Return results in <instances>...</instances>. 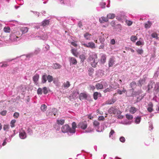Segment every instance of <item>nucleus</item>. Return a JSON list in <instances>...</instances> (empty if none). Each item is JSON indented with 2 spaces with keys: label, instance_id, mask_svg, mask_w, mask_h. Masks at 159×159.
Listing matches in <instances>:
<instances>
[{
  "label": "nucleus",
  "instance_id": "obj_1",
  "mask_svg": "<svg viewBox=\"0 0 159 159\" xmlns=\"http://www.w3.org/2000/svg\"><path fill=\"white\" fill-rule=\"evenodd\" d=\"M89 59L92 66L93 67H95L98 61L97 55L95 53H93L90 55L89 57Z\"/></svg>",
  "mask_w": 159,
  "mask_h": 159
},
{
  "label": "nucleus",
  "instance_id": "obj_2",
  "mask_svg": "<svg viewBox=\"0 0 159 159\" xmlns=\"http://www.w3.org/2000/svg\"><path fill=\"white\" fill-rule=\"evenodd\" d=\"M61 130L63 133H67L68 134L69 133L72 134L70 130V128L67 125L62 126L61 128Z\"/></svg>",
  "mask_w": 159,
  "mask_h": 159
},
{
  "label": "nucleus",
  "instance_id": "obj_3",
  "mask_svg": "<svg viewBox=\"0 0 159 159\" xmlns=\"http://www.w3.org/2000/svg\"><path fill=\"white\" fill-rule=\"evenodd\" d=\"M82 45L85 47L90 48L92 49L95 48H96L95 43L93 42H89L88 43H85L84 42L81 43Z\"/></svg>",
  "mask_w": 159,
  "mask_h": 159
},
{
  "label": "nucleus",
  "instance_id": "obj_4",
  "mask_svg": "<svg viewBox=\"0 0 159 159\" xmlns=\"http://www.w3.org/2000/svg\"><path fill=\"white\" fill-rule=\"evenodd\" d=\"M87 127V122L84 121L80 122L78 125V127L79 128H81L83 129H85Z\"/></svg>",
  "mask_w": 159,
  "mask_h": 159
},
{
  "label": "nucleus",
  "instance_id": "obj_5",
  "mask_svg": "<svg viewBox=\"0 0 159 159\" xmlns=\"http://www.w3.org/2000/svg\"><path fill=\"white\" fill-rule=\"evenodd\" d=\"M10 39L12 42H15L19 40L20 39L16 34H12L10 35Z\"/></svg>",
  "mask_w": 159,
  "mask_h": 159
},
{
  "label": "nucleus",
  "instance_id": "obj_6",
  "mask_svg": "<svg viewBox=\"0 0 159 159\" xmlns=\"http://www.w3.org/2000/svg\"><path fill=\"white\" fill-rule=\"evenodd\" d=\"M57 110L54 108H53L52 109L51 112H47V116H49L50 117H51L50 116H52V115H53L54 116H56L57 113Z\"/></svg>",
  "mask_w": 159,
  "mask_h": 159
},
{
  "label": "nucleus",
  "instance_id": "obj_7",
  "mask_svg": "<svg viewBox=\"0 0 159 159\" xmlns=\"http://www.w3.org/2000/svg\"><path fill=\"white\" fill-rule=\"evenodd\" d=\"M154 84V82L152 80H150L149 82L148 86V89L147 90V92L148 93L150 92V90L152 88Z\"/></svg>",
  "mask_w": 159,
  "mask_h": 159
},
{
  "label": "nucleus",
  "instance_id": "obj_8",
  "mask_svg": "<svg viewBox=\"0 0 159 159\" xmlns=\"http://www.w3.org/2000/svg\"><path fill=\"white\" fill-rule=\"evenodd\" d=\"M93 125L96 129H97V131L99 132V131L98 130V129L100 127V123L97 120H95L93 122Z\"/></svg>",
  "mask_w": 159,
  "mask_h": 159
},
{
  "label": "nucleus",
  "instance_id": "obj_9",
  "mask_svg": "<svg viewBox=\"0 0 159 159\" xmlns=\"http://www.w3.org/2000/svg\"><path fill=\"white\" fill-rule=\"evenodd\" d=\"M115 60L114 58L113 57L111 58L108 61V65L109 67H111L114 64Z\"/></svg>",
  "mask_w": 159,
  "mask_h": 159
},
{
  "label": "nucleus",
  "instance_id": "obj_10",
  "mask_svg": "<svg viewBox=\"0 0 159 159\" xmlns=\"http://www.w3.org/2000/svg\"><path fill=\"white\" fill-rule=\"evenodd\" d=\"M72 128H70V130L72 134H74L75 132V128L77 127L76 124L75 122H73L72 123Z\"/></svg>",
  "mask_w": 159,
  "mask_h": 159
},
{
  "label": "nucleus",
  "instance_id": "obj_11",
  "mask_svg": "<svg viewBox=\"0 0 159 159\" xmlns=\"http://www.w3.org/2000/svg\"><path fill=\"white\" fill-rule=\"evenodd\" d=\"M87 95L85 93H81L79 95V98L80 100L85 99L87 98Z\"/></svg>",
  "mask_w": 159,
  "mask_h": 159
},
{
  "label": "nucleus",
  "instance_id": "obj_12",
  "mask_svg": "<svg viewBox=\"0 0 159 159\" xmlns=\"http://www.w3.org/2000/svg\"><path fill=\"white\" fill-rule=\"evenodd\" d=\"M19 137L22 139H24L26 137V134L25 131H23L20 132L19 133Z\"/></svg>",
  "mask_w": 159,
  "mask_h": 159
},
{
  "label": "nucleus",
  "instance_id": "obj_13",
  "mask_svg": "<svg viewBox=\"0 0 159 159\" xmlns=\"http://www.w3.org/2000/svg\"><path fill=\"white\" fill-rule=\"evenodd\" d=\"M39 39L43 40H47L48 38V36L47 33H44L42 35L38 36Z\"/></svg>",
  "mask_w": 159,
  "mask_h": 159
},
{
  "label": "nucleus",
  "instance_id": "obj_14",
  "mask_svg": "<svg viewBox=\"0 0 159 159\" xmlns=\"http://www.w3.org/2000/svg\"><path fill=\"white\" fill-rule=\"evenodd\" d=\"M84 36L85 39L87 40H90L92 37L91 34L88 32H86L84 34Z\"/></svg>",
  "mask_w": 159,
  "mask_h": 159
},
{
  "label": "nucleus",
  "instance_id": "obj_15",
  "mask_svg": "<svg viewBox=\"0 0 159 159\" xmlns=\"http://www.w3.org/2000/svg\"><path fill=\"white\" fill-rule=\"evenodd\" d=\"M39 78V75L38 74H36L33 77V80L34 83L37 84V82Z\"/></svg>",
  "mask_w": 159,
  "mask_h": 159
},
{
  "label": "nucleus",
  "instance_id": "obj_16",
  "mask_svg": "<svg viewBox=\"0 0 159 159\" xmlns=\"http://www.w3.org/2000/svg\"><path fill=\"white\" fill-rule=\"evenodd\" d=\"M47 75L46 73H44L42 77V83H46L47 80Z\"/></svg>",
  "mask_w": 159,
  "mask_h": 159
},
{
  "label": "nucleus",
  "instance_id": "obj_17",
  "mask_svg": "<svg viewBox=\"0 0 159 159\" xmlns=\"http://www.w3.org/2000/svg\"><path fill=\"white\" fill-rule=\"evenodd\" d=\"M20 30L22 34H24L28 31L29 28L27 27H23L20 28Z\"/></svg>",
  "mask_w": 159,
  "mask_h": 159
},
{
  "label": "nucleus",
  "instance_id": "obj_18",
  "mask_svg": "<svg viewBox=\"0 0 159 159\" xmlns=\"http://www.w3.org/2000/svg\"><path fill=\"white\" fill-rule=\"evenodd\" d=\"M108 21V19L107 17H102L99 18V21L101 23H103L106 22Z\"/></svg>",
  "mask_w": 159,
  "mask_h": 159
},
{
  "label": "nucleus",
  "instance_id": "obj_19",
  "mask_svg": "<svg viewBox=\"0 0 159 159\" xmlns=\"http://www.w3.org/2000/svg\"><path fill=\"white\" fill-rule=\"evenodd\" d=\"M115 98H112L106 102V103L108 104H111L114 103L116 101Z\"/></svg>",
  "mask_w": 159,
  "mask_h": 159
},
{
  "label": "nucleus",
  "instance_id": "obj_20",
  "mask_svg": "<svg viewBox=\"0 0 159 159\" xmlns=\"http://www.w3.org/2000/svg\"><path fill=\"white\" fill-rule=\"evenodd\" d=\"M70 59V63H72V64H76L77 63L76 60L75 58L72 57H70L69 58Z\"/></svg>",
  "mask_w": 159,
  "mask_h": 159
},
{
  "label": "nucleus",
  "instance_id": "obj_21",
  "mask_svg": "<svg viewBox=\"0 0 159 159\" xmlns=\"http://www.w3.org/2000/svg\"><path fill=\"white\" fill-rule=\"evenodd\" d=\"M106 59V56L105 54H103L101 56V61L102 63L105 62Z\"/></svg>",
  "mask_w": 159,
  "mask_h": 159
},
{
  "label": "nucleus",
  "instance_id": "obj_22",
  "mask_svg": "<svg viewBox=\"0 0 159 159\" xmlns=\"http://www.w3.org/2000/svg\"><path fill=\"white\" fill-rule=\"evenodd\" d=\"M70 86V82L68 81H66V83H64L63 84V86L65 89H67Z\"/></svg>",
  "mask_w": 159,
  "mask_h": 159
},
{
  "label": "nucleus",
  "instance_id": "obj_23",
  "mask_svg": "<svg viewBox=\"0 0 159 159\" xmlns=\"http://www.w3.org/2000/svg\"><path fill=\"white\" fill-rule=\"evenodd\" d=\"M49 23V21L48 20H45L42 23V25L43 26L48 25Z\"/></svg>",
  "mask_w": 159,
  "mask_h": 159
},
{
  "label": "nucleus",
  "instance_id": "obj_24",
  "mask_svg": "<svg viewBox=\"0 0 159 159\" xmlns=\"http://www.w3.org/2000/svg\"><path fill=\"white\" fill-rule=\"evenodd\" d=\"M129 85L130 87L132 88V89L134 90V88H135L136 87L137 84L135 82L133 81L130 83Z\"/></svg>",
  "mask_w": 159,
  "mask_h": 159
},
{
  "label": "nucleus",
  "instance_id": "obj_25",
  "mask_svg": "<svg viewBox=\"0 0 159 159\" xmlns=\"http://www.w3.org/2000/svg\"><path fill=\"white\" fill-rule=\"evenodd\" d=\"M61 66L59 64L54 63L53 64V68L55 69H60L61 68Z\"/></svg>",
  "mask_w": 159,
  "mask_h": 159
},
{
  "label": "nucleus",
  "instance_id": "obj_26",
  "mask_svg": "<svg viewBox=\"0 0 159 159\" xmlns=\"http://www.w3.org/2000/svg\"><path fill=\"white\" fill-rule=\"evenodd\" d=\"M95 88L97 89H101L103 88V86L102 84L98 83L96 84Z\"/></svg>",
  "mask_w": 159,
  "mask_h": 159
},
{
  "label": "nucleus",
  "instance_id": "obj_27",
  "mask_svg": "<svg viewBox=\"0 0 159 159\" xmlns=\"http://www.w3.org/2000/svg\"><path fill=\"white\" fill-rule=\"evenodd\" d=\"M137 109L136 108L134 107H131L129 109L130 112L134 114L136 112Z\"/></svg>",
  "mask_w": 159,
  "mask_h": 159
},
{
  "label": "nucleus",
  "instance_id": "obj_28",
  "mask_svg": "<svg viewBox=\"0 0 159 159\" xmlns=\"http://www.w3.org/2000/svg\"><path fill=\"white\" fill-rule=\"evenodd\" d=\"M115 16V15L112 13H110L107 15V19H113Z\"/></svg>",
  "mask_w": 159,
  "mask_h": 159
},
{
  "label": "nucleus",
  "instance_id": "obj_29",
  "mask_svg": "<svg viewBox=\"0 0 159 159\" xmlns=\"http://www.w3.org/2000/svg\"><path fill=\"white\" fill-rule=\"evenodd\" d=\"M64 120L63 119L57 120V122L58 125H62L64 124Z\"/></svg>",
  "mask_w": 159,
  "mask_h": 159
},
{
  "label": "nucleus",
  "instance_id": "obj_30",
  "mask_svg": "<svg viewBox=\"0 0 159 159\" xmlns=\"http://www.w3.org/2000/svg\"><path fill=\"white\" fill-rule=\"evenodd\" d=\"M154 90L157 91V92H159V82H157L155 85Z\"/></svg>",
  "mask_w": 159,
  "mask_h": 159
},
{
  "label": "nucleus",
  "instance_id": "obj_31",
  "mask_svg": "<svg viewBox=\"0 0 159 159\" xmlns=\"http://www.w3.org/2000/svg\"><path fill=\"white\" fill-rule=\"evenodd\" d=\"M145 82V80L144 79H142L139 80L138 83L139 86H142Z\"/></svg>",
  "mask_w": 159,
  "mask_h": 159
},
{
  "label": "nucleus",
  "instance_id": "obj_32",
  "mask_svg": "<svg viewBox=\"0 0 159 159\" xmlns=\"http://www.w3.org/2000/svg\"><path fill=\"white\" fill-rule=\"evenodd\" d=\"M152 23L148 21L147 23L145 24V27L146 28H148L150 27Z\"/></svg>",
  "mask_w": 159,
  "mask_h": 159
},
{
  "label": "nucleus",
  "instance_id": "obj_33",
  "mask_svg": "<svg viewBox=\"0 0 159 159\" xmlns=\"http://www.w3.org/2000/svg\"><path fill=\"white\" fill-rule=\"evenodd\" d=\"M79 96V93L77 91H74L73 93L72 96L74 98H77Z\"/></svg>",
  "mask_w": 159,
  "mask_h": 159
},
{
  "label": "nucleus",
  "instance_id": "obj_34",
  "mask_svg": "<svg viewBox=\"0 0 159 159\" xmlns=\"http://www.w3.org/2000/svg\"><path fill=\"white\" fill-rule=\"evenodd\" d=\"M141 120V117L140 116H137L135 118V122L137 124H139Z\"/></svg>",
  "mask_w": 159,
  "mask_h": 159
},
{
  "label": "nucleus",
  "instance_id": "obj_35",
  "mask_svg": "<svg viewBox=\"0 0 159 159\" xmlns=\"http://www.w3.org/2000/svg\"><path fill=\"white\" fill-rule=\"evenodd\" d=\"M47 107L45 104H43L41 106L40 109L41 111L43 112L45 111L47 109Z\"/></svg>",
  "mask_w": 159,
  "mask_h": 159
},
{
  "label": "nucleus",
  "instance_id": "obj_36",
  "mask_svg": "<svg viewBox=\"0 0 159 159\" xmlns=\"http://www.w3.org/2000/svg\"><path fill=\"white\" fill-rule=\"evenodd\" d=\"M98 95H100V94L97 92H95L93 95V98L95 100H96L98 98Z\"/></svg>",
  "mask_w": 159,
  "mask_h": 159
},
{
  "label": "nucleus",
  "instance_id": "obj_37",
  "mask_svg": "<svg viewBox=\"0 0 159 159\" xmlns=\"http://www.w3.org/2000/svg\"><path fill=\"white\" fill-rule=\"evenodd\" d=\"M94 71V69L92 68H89L88 70L89 74V75L91 76Z\"/></svg>",
  "mask_w": 159,
  "mask_h": 159
},
{
  "label": "nucleus",
  "instance_id": "obj_38",
  "mask_svg": "<svg viewBox=\"0 0 159 159\" xmlns=\"http://www.w3.org/2000/svg\"><path fill=\"white\" fill-rule=\"evenodd\" d=\"M137 39V37L134 35H132L130 37L131 40L133 42H135V41Z\"/></svg>",
  "mask_w": 159,
  "mask_h": 159
},
{
  "label": "nucleus",
  "instance_id": "obj_39",
  "mask_svg": "<svg viewBox=\"0 0 159 159\" xmlns=\"http://www.w3.org/2000/svg\"><path fill=\"white\" fill-rule=\"evenodd\" d=\"M53 80V78L52 76L50 75H48L47 76V80L48 82H51Z\"/></svg>",
  "mask_w": 159,
  "mask_h": 159
},
{
  "label": "nucleus",
  "instance_id": "obj_40",
  "mask_svg": "<svg viewBox=\"0 0 159 159\" xmlns=\"http://www.w3.org/2000/svg\"><path fill=\"white\" fill-rule=\"evenodd\" d=\"M4 31L6 33H9L10 31V29L9 27L7 26L5 27L4 28Z\"/></svg>",
  "mask_w": 159,
  "mask_h": 159
},
{
  "label": "nucleus",
  "instance_id": "obj_41",
  "mask_svg": "<svg viewBox=\"0 0 159 159\" xmlns=\"http://www.w3.org/2000/svg\"><path fill=\"white\" fill-rule=\"evenodd\" d=\"M115 110L116 109L115 108L111 107L109 110L108 111L111 113H115L116 112Z\"/></svg>",
  "mask_w": 159,
  "mask_h": 159
},
{
  "label": "nucleus",
  "instance_id": "obj_42",
  "mask_svg": "<svg viewBox=\"0 0 159 159\" xmlns=\"http://www.w3.org/2000/svg\"><path fill=\"white\" fill-rule=\"evenodd\" d=\"M93 131V129L91 127H89L85 131V133H91Z\"/></svg>",
  "mask_w": 159,
  "mask_h": 159
},
{
  "label": "nucleus",
  "instance_id": "obj_43",
  "mask_svg": "<svg viewBox=\"0 0 159 159\" xmlns=\"http://www.w3.org/2000/svg\"><path fill=\"white\" fill-rule=\"evenodd\" d=\"M151 36L153 38H155L156 39H158V37L157 34L156 33H153L151 35Z\"/></svg>",
  "mask_w": 159,
  "mask_h": 159
},
{
  "label": "nucleus",
  "instance_id": "obj_44",
  "mask_svg": "<svg viewBox=\"0 0 159 159\" xmlns=\"http://www.w3.org/2000/svg\"><path fill=\"white\" fill-rule=\"evenodd\" d=\"M16 120H13L11 122V127L13 128L15 126V124L16 122Z\"/></svg>",
  "mask_w": 159,
  "mask_h": 159
},
{
  "label": "nucleus",
  "instance_id": "obj_45",
  "mask_svg": "<svg viewBox=\"0 0 159 159\" xmlns=\"http://www.w3.org/2000/svg\"><path fill=\"white\" fill-rule=\"evenodd\" d=\"M71 52L74 56L76 57L77 56L78 53L76 50L73 49L71 50Z\"/></svg>",
  "mask_w": 159,
  "mask_h": 159
},
{
  "label": "nucleus",
  "instance_id": "obj_46",
  "mask_svg": "<svg viewBox=\"0 0 159 159\" xmlns=\"http://www.w3.org/2000/svg\"><path fill=\"white\" fill-rule=\"evenodd\" d=\"M149 107L147 109L149 112H151L152 111V105L151 104V105H149Z\"/></svg>",
  "mask_w": 159,
  "mask_h": 159
},
{
  "label": "nucleus",
  "instance_id": "obj_47",
  "mask_svg": "<svg viewBox=\"0 0 159 159\" xmlns=\"http://www.w3.org/2000/svg\"><path fill=\"white\" fill-rule=\"evenodd\" d=\"M99 40L100 42L102 44H103V43L104 42L105 39L103 36H101L99 37Z\"/></svg>",
  "mask_w": 159,
  "mask_h": 159
},
{
  "label": "nucleus",
  "instance_id": "obj_48",
  "mask_svg": "<svg viewBox=\"0 0 159 159\" xmlns=\"http://www.w3.org/2000/svg\"><path fill=\"white\" fill-rule=\"evenodd\" d=\"M1 64H2V66H3V67H7L9 66V65L7 63V61H6L0 63V65Z\"/></svg>",
  "mask_w": 159,
  "mask_h": 159
},
{
  "label": "nucleus",
  "instance_id": "obj_49",
  "mask_svg": "<svg viewBox=\"0 0 159 159\" xmlns=\"http://www.w3.org/2000/svg\"><path fill=\"white\" fill-rule=\"evenodd\" d=\"M126 118L129 120H132L133 118V116L132 115L129 114H126Z\"/></svg>",
  "mask_w": 159,
  "mask_h": 159
},
{
  "label": "nucleus",
  "instance_id": "obj_50",
  "mask_svg": "<svg viewBox=\"0 0 159 159\" xmlns=\"http://www.w3.org/2000/svg\"><path fill=\"white\" fill-rule=\"evenodd\" d=\"M27 132L30 135H31L33 134L32 130L30 128H28Z\"/></svg>",
  "mask_w": 159,
  "mask_h": 159
},
{
  "label": "nucleus",
  "instance_id": "obj_51",
  "mask_svg": "<svg viewBox=\"0 0 159 159\" xmlns=\"http://www.w3.org/2000/svg\"><path fill=\"white\" fill-rule=\"evenodd\" d=\"M40 51V49L39 48H37L35 49L34 53L35 54H37L39 53Z\"/></svg>",
  "mask_w": 159,
  "mask_h": 159
},
{
  "label": "nucleus",
  "instance_id": "obj_52",
  "mask_svg": "<svg viewBox=\"0 0 159 159\" xmlns=\"http://www.w3.org/2000/svg\"><path fill=\"white\" fill-rule=\"evenodd\" d=\"M37 93L38 94L41 95L42 94V89L41 88H39L37 90Z\"/></svg>",
  "mask_w": 159,
  "mask_h": 159
},
{
  "label": "nucleus",
  "instance_id": "obj_53",
  "mask_svg": "<svg viewBox=\"0 0 159 159\" xmlns=\"http://www.w3.org/2000/svg\"><path fill=\"white\" fill-rule=\"evenodd\" d=\"M9 128V125H4L3 129L4 130L7 131Z\"/></svg>",
  "mask_w": 159,
  "mask_h": 159
},
{
  "label": "nucleus",
  "instance_id": "obj_54",
  "mask_svg": "<svg viewBox=\"0 0 159 159\" xmlns=\"http://www.w3.org/2000/svg\"><path fill=\"white\" fill-rule=\"evenodd\" d=\"M106 3L105 2H102L100 4V5L102 8H104L105 7Z\"/></svg>",
  "mask_w": 159,
  "mask_h": 159
},
{
  "label": "nucleus",
  "instance_id": "obj_55",
  "mask_svg": "<svg viewBox=\"0 0 159 159\" xmlns=\"http://www.w3.org/2000/svg\"><path fill=\"white\" fill-rule=\"evenodd\" d=\"M143 42L141 41H137L136 43V44L138 46H140L141 45H143Z\"/></svg>",
  "mask_w": 159,
  "mask_h": 159
},
{
  "label": "nucleus",
  "instance_id": "obj_56",
  "mask_svg": "<svg viewBox=\"0 0 159 159\" xmlns=\"http://www.w3.org/2000/svg\"><path fill=\"white\" fill-rule=\"evenodd\" d=\"M138 53L140 54H142L143 52V51L142 49H139L137 50Z\"/></svg>",
  "mask_w": 159,
  "mask_h": 159
},
{
  "label": "nucleus",
  "instance_id": "obj_57",
  "mask_svg": "<svg viewBox=\"0 0 159 159\" xmlns=\"http://www.w3.org/2000/svg\"><path fill=\"white\" fill-rule=\"evenodd\" d=\"M43 93L44 94H47L48 92V91L47 90V88L46 87H45L43 88Z\"/></svg>",
  "mask_w": 159,
  "mask_h": 159
},
{
  "label": "nucleus",
  "instance_id": "obj_58",
  "mask_svg": "<svg viewBox=\"0 0 159 159\" xmlns=\"http://www.w3.org/2000/svg\"><path fill=\"white\" fill-rule=\"evenodd\" d=\"M144 95H141L139 97H137V101L138 102L140 101L141 99H142L143 97H144Z\"/></svg>",
  "mask_w": 159,
  "mask_h": 159
},
{
  "label": "nucleus",
  "instance_id": "obj_59",
  "mask_svg": "<svg viewBox=\"0 0 159 159\" xmlns=\"http://www.w3.org/2000/svg\"><path fill=\"white\" fill-rule=\"evenodd\" d=\"M7 112L6 111H3L0 112V114L3 116H5Z\"/></svg>",
  "mask_w": 159,
  "mask_h": 159
},
{
  "label": "nucleus",
  "instance_id": "obj_60",
  "mask_svg": "<svg viewBox=\"0 0 159 159\" xmlns=\"http://www.w3.org/2000/svg\"><path fill=\"white\" fill-rule=\"evenodd\" d=\"M19 114L18 113L16 112L14 113L13 116L15 118H17L19 117Z\"/></svg>",
  "mask_w": 159,
  "mask_h": 159
},
{
  "label": "nucleus",
  "instance_id": "obj_61",
  "mask_svg": "<svg viewBox=\"0 0 159 159\" xmlns=\"http://www.w3.org/2000/svg\"><path fill=\"white\" fill-rule=\"evenodd\" d=\"M120 142L123 143H124L125 141V139L123 137H120Z\"/></svg>",
  "mask_w": 159,
  "mask_h": 159
},
{
  "label": "nucleus",
  "instance_id": "obj_62",
  "mask_svg": "<svg viewBox=\"0 0 159 159\" xmlns=\"http://www.w3.org/2000/svg\"><path fill=\"white\" fill-rule=\"evenodd\" d=\"M112 88H107L104 90V92L106 93L107 92H110L112 90Z\"/></svg>",
  "mask_w": 159,
  "mask_h": 159
},
{
  "label": "nucleus",
  "instance_id": "obj_63",
  "mask_svg": "<svg viewBox=\"0 0 159 159\" xmlns=\"http://www.w3.org/2000/svg\"><path fill=\"white\" fill-rule=\"evenodd\" d=\"M99 120H103L105 119V118L103 116H100L98 118Z\"/></svg>",
  "mask_w": 159,
  "mask_h": 159
},
{
  "label": "nucleus",
  "instance_id": "obj_64",
  "mask_svg": "<svg viewBox=\"0 0 159 159\" xmlns=\"http://www.w3.org/2000/svg\"><path fill=\"white\" fill-rule=\"evenodd\" d=\"M32 12H33L35 15L37 16L38 17L39 16V13L36 11H31Z\"/></svg>",
  "mask_w": 159,
  "mask_h": 159
}]
</instances>
